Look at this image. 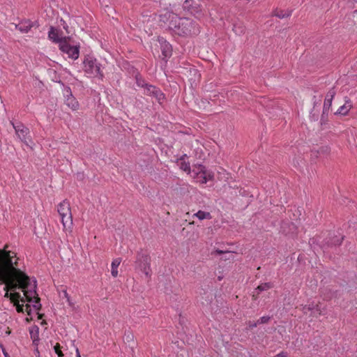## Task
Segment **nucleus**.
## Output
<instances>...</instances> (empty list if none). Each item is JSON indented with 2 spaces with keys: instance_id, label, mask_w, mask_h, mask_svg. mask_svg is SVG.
<instances>
[{
  "instance_id": "obj_10",
  "label": "nucleus",
  "mask_w": 357,
  "mask_h": 357,
  "mask_svg": "<svg viewBox=\"0 0 357 357\" xmlns=\"http://www.w3.org/2000/svg\"><path fill=\"white\" fill-rule=\"evenodd\" d=\"M65 104L73 111L77 110L79 107L78 101L75 99V97L73 96L71 93L66 96Z\"/></svg>"
},
{
  "instance_id": "obj_37",
  "label": "nucleus",
  "mask_w": 357,
  "mask_h": 357,
  "mask_svg": "<svg viewBox=\"0 0 357 357\" xmlns=\"http://www.w3.org/2000/svg\"><path fill=\"white\" fill-rule=\"evenodd\" d=\"M252 297H253V299H254V300H256V299H257V296H256L255 294H253Z\"/></svg>"
},
{
  "instance_id": "obj_26",
  "label": "nucleus",
  "mask_w": 357,
  "mask_h": 357,
  "mask_svg": "<svg viewBox=\"0 0 357 357\" xmlns=\"http://www.w3.org/2000/svg\"><path fill=\"white\" fill-rule=\"evenodd\" d=\"M247 325H248V327L249 329H252L253 328L257 327V326L258 325V323H257V321L254 322V321H249L247 323Z\"/></svg>"
},
{
  "instance_id": "obj_35",
  "label": "nucleus",
  "mask_w": 357,
  "mask_h": 357,
  "mask_svg": "<svg viewBox=\"0 0 357 357\" xmlns=\"http://www.w3.org/2000/svg\"><path fill=\"white\" fill-rule=\"evenodd\" d=\"M167 52V51L166 50L165 51V50L162 51V53L165 55V56H168V54Z\"/></svg>"
},
{
  "instance_id": "obj_6",
  "label": "nucleus",
  "mask_w": 357,
  "mask_h": 357,
  "mask_svg": "<svg viewBox=\"0 0 357 357\" xmlns=\"http://www.w3.org/2000/svg\"><path fill=\"white\" fill-rule=\"evenodd\" d=\"M191 177L196 183L205 184L213 179L214 174L212 172L207 170L202 165H196L191 172Z\"/></svg>"
},
{
  "instance_id": "obj_12",
  "label": "nucleus",
  "mask_w": 357,
  "mask_h": 357,
  "mask_svg": "<svg viewBox=\"0 0 357 357\" xmlns=\"http://www.w3.org/2000/svg\"><path fill=\"white\" fill-rule=\"evenodd\" d=\"M335 95V91L333 89H331L326 94L324 103V109H329L332 105V101Z\"/></svg>"
},
{
  "instance_id": "obj_25",
  "label": "nucleus",
  "mask_w": 357,
  "mask_h": 357,
  "mask_svg": "<svg viewBox=\"0 0 357 357\" xmlns=\"http://www.w3.org/2000/svg\"><path fill=\"white\" fill-rule=\"evenodd\" d=\"M314 310L316 311V312L318 314L319 316H320V315H321L323 314L319 302L315 303V306H314Z\"/></svg>"
},
{
  "instance_id": "obj_39",
  "label": "nucleus",
  "mask_w": 357,
  "mask_h": 357,
  "mask_svg": "<svg viewBox=\"0 0 357 357\" xmlns=\"http://www.w3.org/2000/svg\"><path fill=\"white\" fill-rule=\"evenodd\" d=\"M194 223H195V222H194V221H192V222H189V224H190V225H193Z\"/></svg>"
},
{
  "instance_id": "obj_11",
  "label": "nucleus",
  "mask_w": 357,
  "mask_h": 357,
  "mask_svg": "<svg viewBox=\"0 0 357 357\" xmlns=\"http://www.w3.org/2000/svg\"><path fill=\"white\" fill-rule=\"evenodd\" d=\"M187 158V155L185 154L181 156L177 161V164L180 169L187 172L188 174H190L192 171L190 170V163L186 162L185 158Z\"/></svg>"
},
{
  "instance_id": "obj_23",
  "label": "nucleus",
  "mask_w": 357,
  "mask_h": 357,
  "mask_svg": "<svg viewBox=\"0 0 357 357\" xmlns=\"http://www.w3.org/2000/svg\"><path fill=\"white\" fill-rule=\"evenodd\" d=\"M55 353L58 355L59 357L63 356V354L61 350V346L59 343H56L54 347Z\"/></svg>"
},
{
  "instance_id": "obj_15",
  "label": "nucleus",
  "mask_w": 357,
  "mask_h": 357,
  "mask_svg": "<svg viewBox=\"0 0 357 357\" xmlns=\"http://www.w3.org/2000/svg\"><path fill=\"white\" fill-rule=\"evenodd\" d=\"M351 108H352L351 102L349 100H347L342 106L340 107V108L337 109L336 113L343 115V116H345L349 113V112L350 111V109Z\"/></svg>"
},
{
  "instance_id": "obj_33",
  "label": "nucleus",
  "mask_w": 357,
  "mask_h": 357,
  "mask_svg": "<svg viewBox=\"0 0 357 357\" xmlns=\"http://www.w3.org/2000/svg\"><path fill=\"white\" fill-rule=\"evenodd\" d=\"M76 357H81L78 348H76Z\"/></svg>"
},
{
  "instance_id": "obj_34",
  "label": "nucleus",
  "mask_w": 357,
  "mask_h": 357,
  "mask_svg": "<svg viewBox=\"0 0 357 357\" xmlns=\"http://www.w3.org/2000/svg\"><path fill=\"white\" fill-rule=\"evenodd\" d=\"M215 252H216L217 254H218V255H221V254L224 253V252H223V251L220 250H217L215 251Z\"/></svg>"
},
{
  "instance_id": "obj_5",
  "label": "nucleus",
  "mask_w": 357,
  "mask_h": 357,
  "mask_svg": "<svg viewBox=\"0 0 357 357\" xmlns=\"http://www.w3.org/2000/svg\"><path fill=\"white\" fill-rule=\"evenodd\" d=\"M57 211L61 217V221L64 230L70 229L73 225V215L69 201L64 199L57 206Z\"/></svg>"
},
{
  "instance_id": "obj_3",
  "label": "nucleus",
  "mask_w": 357,
  "mask_h": 357,
  "mask_svg": "<svg viewBox=\"0 0 357 357\" xmlns=\"http://www.w3.org/2000/svg\"><path fill=\"white\" fill-rule=\"evenodd\" d=\"M162 17L169 20V28L179 36L188 37L199 33V25L190 18L180 17L170 12H167Z\"/></svg>"
},
{
  "instance_id": "obj_4",
  "label": "nucleus",
  "mask_w": 357,
  "mask_h": 357,
  "mask_svg": "<svg viewBox=\"0 0 357 357\" xmlns=\"http://www.w3.org/2000/svg\"><path fill=\"white\" fill-rule=\"evenodd\" d=\"M101 65L98 60L92 56L87 55L83 61V70L87 77L103 78L104 75L100 69Z\"/></svg>"
},
{
  "instance_id": "obj_19",
  "label": "nucleus",
  "mask_w": 357,
  "mask_h": 357,
  "mask_svg": "<svg viewBox=\"0 0 357 357\" xmlns=\"http://www.w3.org/2000/svg\"><path fill=\"white\" fill-rule=\"evenodd\" d=\"M232 30L235 32L236 34L241 35L244 33L245 28L241 24H234Z\"/></svg>"
},
{
  "instance_id": "obj_2",
  "label": "nucleus",
  "mask_w": 357,
  "mask_h": 357,
  "mask_svg": "<svg viewBox=\"0 0 357 357\" xmlns=\"http://www.w3.org/2000/svg\"><path fill=\"white\" fill-rule=\"evenodd\" d=\"M37 281L35 278H30L24 273V303L27 302L24 305L27 315L26 321L32 319V312L38 315V319H41L43 314H40L38 311L41 309L40 298L36 291Z\"/></svg>"
},
{
  "instance_id": "obj_14",
  "label": "nucleus",
  "mask_w": 357,
  "mask_h": 357,
  "mask_svg": "<svg viewBox=\"0 0 357 357\" xmlns=\"http://www.w3.org/2000/svg\"><path fill=\"white\" fill-rule=\"evenodd\" d=\"M48 37L50 40L55 43H60L61 40H63V38H60L59 31L52 26L50 28L48 32Z\"/></svg>"
},
{
  "instance_id": "obj_22",
  "label": "nucleus",
  "mask_w": 357,
  "mask_h": 357,
  "mask_svg": "<svg viewBox=\"0 0 357 357\" xmlns=\"http://www.w3.org/2000/svg\"><path fill=\"white\" fill-rule=\"evenodd\" d=\"M273 287V284L271 282H266L259 284L257 287V290H259V291H266Z\"/></svg>"
},
{
  "instance_id": "obj_21",
  "label": "nucleus",
  "mask_w": 357,
  "mask_h": 357,
  "mask_svg": "<svg viewBox=\"0 0 357 357\" xmlns=\"http://www.w3.org/2000/svg\"><path fill=\"white\" fill-rule=\"evenodd\" d=\"M153 96H154L160 103V101L165 98L164 94L162 93V91L160 89H158L157 88H155V89Z\"/></svg>"
},
{
  "instance_id": "obj_27",
  "label": "nucleus",
  "mask_w": 357,
  "mask_h": 357,
  "mask_svg": "<svg viewBox=\"0 0 357 357\" xmlns=\"http://www.w3.org/2000/svg\"><path fill=\"white\" fill-rule=\"evenodd\" d=\"M136 79H137V84L139 86H141V87H144L145 86L146 84H144V82L143 80H142L141 79L138 78L137 77H136Z\"/></svg>"
},
{
  "instance_id": "obj_30",
  "label": "nucleus",
  "mask_w": 357,
  "mask_h": 357,
  "mask_svg": "<svg viewBox=\"0 0 357 357\" xmlns=\"http://www.w3.org/2000/svg\"><path fill=\"white\" fill-rule=\"evenodd\" d=\"M342 239H343V238H342V237H341V238H340H340H337V240H335V241L333 243V244H334V245L340 244V243H341V242H342Z\"/></svg>"
},
{
  "instance_id": "obj_28",
  "label": "nucleus",
  "mask_w": 357,
  "mask_h": 357,
  "mask_svg": "<svg viewBox=\"0 0 357 357\" xmlns=\"http://www.w3.org/2000/svg\"><path fill=\"white\" fill-rule=\"evenodd\" d=\"M302 311L303 313L307 314L308 312H310V307L307 305L303 306Z\"/></svg>"
},
{
  "instance_id": "obj_36",
  "label": "nucleus",
  "mask_w": 357,
  "mask_h": 357,
  "mask_svg": "<svg viewBox=\"0 0 357 357\" xmlns=\"http://www.w3.org/2000/svg\"><path fill=\"white\" fill-rule=\"evenodd\" d=\"M169 44L165 45V47L167 48V50H169Z\"/></svg>"
},
{
  "instance_id": "obj_8",
  "label": "nucleus",
  "mask_w": 357,
  "mask_h": 357,
  "mask_svg": "<svg viewBox=\"0 0 357 357\" xmlns=\"http://www.w3.org/2000/svg\"><path fill=\"white\" fill-rule=\"evenodd\" d=\"M79 46L71 45L69 43L68 39L64 38L63 40H61L59 44V49L63 52L68 54V57L76 60L78 59L79 55Z\"/></svg>"
},
{
  "instance_id": "obj_18",
  "label": "nucleus",
  "mask_w": 357,
  "mask_h": 357,
  "mask_svg": "<svg viewBox=\"0 0 357 357\" xmlns=\"http://www.w3.org/2000/svg\"><path fill=\"white\" fill-rule=\"evenodd\" d=\"M38 25L35 22L24 20V33H28L32 28L36 29Z\"/></svg>"
},
{
  "instance_id": "obj_16",
  "label": "nucleus",
  "mask_w": 357,
  "mask_h": 357,
  "mask_svg": "<svg viewBox=\"0 0 357 357\" xmlns=\"http://www.w3.org/2000/svg\"><path fill=\"white\" fill-rule=\"evenodd\" d=\"M121 262V258H116L112 262L111 274L114 278H116L118 276V267L119 266Z\"/></svg>"
},
{
  "instance_id": "obj_24",
  "label": "nucleus",
  "mask_w": 357,
  "mask_h": 357,
  "mask_svg": "<svg viewBox=\"0 0 357 357\" xmlns=\"http://www.w3.org/2000/svg\"><path fill=\"white\" fill-rule=\"evenodd\" d=\"M270 319L271 318L268 316H264L259 319L257 321L258 324H266L270 320Z\"/></svg>"
},
{
  "instance_id": "obj_32",
  "label": "nucleus",
  "mask_w": 357,
  "mask_h": 357,
  "mask_svg": "<svg viewBox=\"0 0 357 357\" xmlns=\"http://www.w3.org/2000/svg\"><path fill=\"white\" fill-rule=\"evenodd\" d=\"M13 127H14V128H15V130L16 131V133L20 136V132H22V130H20L14 124H13Z\"/></svg>"
},
{
  "instance_id": "obj_29",
  "label": "nucleus",
  "mask_w": 357,
  "mask_h": 357,
  "mask_svg": "<svg viewBox=\"0 0 357 357\" xmlns=\"http://www.w3.org/2000/svg\"><path fill=\"white\" fill-rule=\"evenodd\" d=\"M315 303H316L312 302V303L307 305V306H309L310 307V311H312L314 310Z\"/></svg>"
},
{
  "instance_id": "obj_13",
  "label": "nucleus",
  "mask_w": 357,
  "mask_h": 357,
  "mask_svg": "<svg viewBox=\"0 0 357 357\" xmlns=\"http://www.w3.org/2000/svg\"><path fill=\"white\" fill-rule=\"evenodd\" d=\"M192 217L197 218L199 220H211L212 218L210 212L202 210H199L197 212L195 213Z\"/></svg>"
},
{
  "instance_id": "obj_1",
  "label": "nucleus",
  "mask_w": 357,
  "mask_h": 357,
  "mask_svg": "<svg viewBox=\"0 0 357 357\" xmlns=\"http://www.w3.org/2000/svg\"><path fill=\"white\" fill-rule=\"evenodd\" d=\"M15 257L13 252L0 250V281L6 284L5 297L10 298L18 312H22L20 294L15 291L22 289V271L15 266L17 259L13 261V259Z\"/></svg>"
},
{
  "instance_id": "obj_9",
  "label": "nucleus",
  "mask_w": 357,
  "mask_h": 357,
  "mask_svg": "<svg viewBox=\"0 0 357 357\" xmlns=\"http://www.w3.org/2000/svg\"><path fill=\"white\" fill-rule=\"evenodd\" d=\"M183 8L187 9L197 18H201L204 16L202 6L199 4L194 2L192 0H186L183 3Z\"/></svg>"
},
{
  "instance_id": "obj_38",
  "label": "nucleus",
  "mask_w": 357,
  "mask_h": 357,
  "mask_svg": "<svg viewBox=\"0 0 357 357\" xmlns=\"http://www.w3.org/2000/svg\"><path fill=\"white\" fill-rule=\"evenodd\" d=\"M185 216H187V217L190 216V213L189 212L186 213Z\"/></svg>"
},
{
  "instance_id": "obj_17",
  "label": "nucleus",
  "mask_w": 357,
  "mask_h": 357,
  "mask_svg": "<svg viewBox=\"0 0 357 357\" xmlns=\"http://www.w3.org/2000/svg\"><path fill=\"white\" fill-rule=\"evenodd\" d=\"M291 15V10H283L280 9H276L273 12V15L278 17L280 19L289 17Z\"/></svg>"
},
{
  "instance_id": "obj_20",
  "label": "nucleus",
  "mask_w": 357,
  "mask_h": 357,
  "mask_svg": "<svg viewBox=\"0 0 357 357\" xmlns=\"http://www.w3.org/2000/svg\"><path fill=\"white\" fill-rule=\"evenodd\" d=\"M155 88L156 87L154 86L146 84L144 86V93L148 96H153Z\"/></svg>"
},
{
  "instance_id": "obj_31",
  "label": "nucleus",
  "mask_w": 357,
  "mask_h": 357,
  "mask_svg": "<svg viewBox=\"0 0 357 357\" xmlns=\"http://www.w3.org/2000/svg\"><path fill=\"white\" fill-rule=\"evenodd\" d=\"M63 294H64L65 298H66L67 301L70 303V296H69L68 292L66 291H64Z\"/></svg>"
},
{
  "instance_id": "obj_7",
  "label": "nucleus",
  "mask_w": 357,
  "mask_h": 357,
  "mask_svg": "<svg viewBox=\"0 0 357 357\" xmlns=\"http://www.w3.org/2000/svg\"><path fill=\"white\" fill-rule=\"evenodd\" d=\"M135 264L136 268L144 273L146 278H151V258L148 255L138 254Z\"/></svg>"
}]
</instances>
